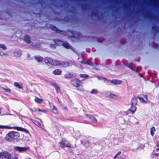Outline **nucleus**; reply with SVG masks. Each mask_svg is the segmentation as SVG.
<instances>
[{"label":"nucleus","mask_w":159,"mask_h":159,"mask_svg":"<svg viewBox=\"0 0 159 159\" xmlns=\"http://www.w3.org/2000/svg\"><path fill=\"white\" fill-rule=\"evenodd\" d=\"M19 136V133L18 132L11 131L6 135V139L9 141H17Z\"/></svg>","instance_id":"obj_1"},{"label":"nucleus","mask_w":159,"mask_h":159,"mask_svg":"<svg viewBox=\"0 0 159 159\" xmlns=\"http://www.w3.org/2000/svg\"><path fill=\"white\" fill-rule=\"evenodd\" d=\"M70 83L73 86L76 87L77 90L81 91H83L82 82L80 80L77 79H74L70 81Z\"/></svg>","instance_id":"obj_2"},{"label":"nucleus","mask_w":159,"mask_h":159,"mask_svg":"<svg viewBox=\"0 0 159 159\" xmlns=\"http://www.w3.org/2000/svg\"><path fill=\"white\" fill-rule=\"evenodd\" d=\"M14 129L17 130L24 132L26 133H27L30 135V133L27 130L20 127H11L9 125H0V129Z\"/></svg>","instance_id":"obj_3"},{"label":"nucleus","mask_w":159,"mask_h":159,"mask_svg":"<svg viewBox=\"0 0 159 159\" xmlns=\"http://www.w3.org/2000/svg\"><path fill=\"white\" fill-rule=\"evenodd\" d=\"M44 62L46 64L49 63L53 66H57L60 64V62L58 61L55 60H53L48 57L45 58Z\"/></svg>","instance_id":"obj_4"},{"label":"nucleus","mask_w":159,"mask_h":159,"mask_svg":"<svg viewBox=\"0 0 159 159\" xmlns=\"http://www.w3.org/2000/svg\"><path fill=\"white\" fill-rule=\"evenodd\" d=\"M11 154L8 152H0V159H11Z\"/></svg>","instance_id":"obj_5"},{"label":"nucleus","mask_w":159,"mask_h":159,"mask_svg":"<svg viewBox=\"0 0 159 159\" xmlns=\"http://www.w3.org/2000/svg\"><path fill=\"white\" fill-rule=\"evenodd\" d=\"M53 86L55 89L57 93H60L61 90L60 86L55 82H52L50 83Z\"/></svg>","instance_id":"obj_6"},{"label":"nucleus","mask_w":159,"mask_h":159,"mask_svg":"<svg viewBox=\"0 0 159 159\" xmlns=\"http://www.w3.org/2000/svg\"><path fill=\"white\" fill-rule=\"evenodd\" d=\"M14 149L17 151H18L20 152L25 151L28 148V147H20L19 146L15 147Z\"/></svg>","instance_id":"obj_7"},{"label":"nucleus","mask_w":159,"mask_h":159,"mask_svg":"<svg viewBox=\"0 0 159 159\" xmlns=\"http://www.w3.org/2000/svg\"><path fill=\"white\" fill-rule=\"evenodd\" d=\"M141 97H138V98L139 100L142 102L146 103L148 101V98L146 95L141 94Z\"/></svg>","instance_id":"obj_8"},{"label":"nucleus","mask_w":159,"mask_h":159,"mask_svg":"<svg viewBox=\"0 0 159 159\" xmlns=\"http://www.w3.org/2000/svg\"><path fill=\"white\" fill-rule=\"evenodd\" d=\"M76 74L73 72H68L65 75V77L66 78H72L75 77Z\"/></svg>","instance_id":"obj_9"},{"label":"nucleus","mask_w":159,"mask_h":159,"mask_svg":"<svg viewBox=\"0 0 159 159\" xmlns=\"http://www.w3.org/2000/svg\"><path fill=\"white\" fill-rule=\"evenodd\" d=\"M111 83L115 84H120L122 83V81L120 80L114 79L111 80Z\"/></svg>","instance_id":"obj_10"},{"label":"nucleus","mask_w":159,"mask_h":159,"mask_svg":"<svg viewBox=\"0 0 159 159\" xmlns=\"http://www.w3.org/2000/svg\"><path fill=\"white\" fill-rule=\"evenodd\" d=\"M137 103V98L135 97L132 98L131 102V105L135 106Z\"/></svg>","instance_id":"obj_11"},{"label":"nucleus","mask_w":159,"mask_h":159,"mask_svg":"<svg viewBox=\"0 0 159 159\" xmlns=\"http://www.w3.org/2000/svg\"><path fill=\"white\" fill-rule=\"evenodd\" d=\"M135 105H131L130 108L129 109V111H131L132 114H133L136 110V107Z\"/></svg>","instance_id":"obj_12"},{"label":"nucleus","mask_w":159,"mask_h":159,"mask_svg":"<svg viewBox=\"0 0 159 159\" xmlns=\"http://www.w3.org/2000/svg\"><path fill=\"white\" fill-rule=\"evenodd\" d=\"M14 85L19 89H23V87L21 85V84H20L18 83L15 82L14 83Z\"/></svg>","instance_id":"obj_13"},{"label":"nucleus","mask_w":159,"mask_h":159,"mask_svg":"<svg viewBox=\"0 0 159 159\" xmlns=\"http://www.w3.org/2000/svg\"><path fill=\"white\" fill-rule=\"evenodd\" d=\"M14 56L17 57H19L21 55V52L20 51H15L14 53Z\"/></svg>","instance_id":"obj_14"},{"label":"nucleus","mask_w":159,"mask_h":159,"mask_svg":"<svg viewBox=\"0 0 159 159\" xmlns=\"http://www.w3.org/2000/svg\"><path fill=\"white\" fill-rule=\"evenodd\" d=\"M61 70H54L52 73L55 75H60L61 73Z\"/></svg>","instance_id":"obj_15"},{"label":"nucleus","mask_w":159,"mask_h":159,"mask_svg":"<svg viewBox=\"0 0 159 159\" xmlns=\"http://www.w3.org/2000/svg\"><path fill=\"white\" fill-rule=\"evenodd\" d=\"M7 53L5 51H2L0 49V56H6Z\"/></svg>","instance_id":"obj_16"},{"label":"nucleus","mask_w":159,"mask_h":159,"mask_svg":"<svg viewBox=\"0 0 159 159\" xmlns=\"http://www.w3.org/2000/svg\"><path fill=\"white\" fill-rule=\"evenodd\" d=\"M34 101L38 103H40L43 101V100L42 99L39 98L37 97H36L34 99Z\"/></svg>","instance_id":"obj_17"},{"label":"nucleus","mask_w":159,"mask_h":159,"mask_svg":"<svg viewBox=\"0 0 159 159\" xmlns=\"http://www.w3.org/2000/svg\"><path fill=\"white\" fill-rule=\"evenodd\" d=\"M66 141L62 140L61 142L59 143L60 144V146L61 147L63 148L65 146L66 144Z\"/></svg>","instance_id":"obj_18"},{"label":"nucleus","mask_w":159,"mask_h":159,"mask_svg":"<svg viewBox=\"0 0 159 159\" xmlns=\"http://www.w3.org/2000/svg\"><path fill=\"white\" fill-rule=\"evenodd\" d=\"M25 40L26 42L28 43H30V39L29 36H26L25 37Z\"/></svg>","instance_id":"obj_19"},{"label":"nucleus","mask_w":159,"mask_h":159,"mask_svg":"<svg viewBox=\"0 0 159 159\" xmlns=\"http://www.w3.org/2000/svg\"><path fill=\"white\" fill-rule=\"evenodd\" d=\"M155 131V129L154 127H152L151 129V134L152 136H153L154 133V132Z\"/></svg>","instance_id":"obj_20"},{"label":"nucleus","mask_w":159,"mask_h":159,"mask_svg":"<svg viewBox=\"0 0 159 159\" xmlns=\"http://www.w3.org/2000/svg\"><path fill=\"white\" fill-rule=\"evenodd\" d=\"M35 59L38 62L42 61L43 59L42 57H35Z\"/></svg>","instance_id":"obj_21"},{"label":"nucleus","mask_w":159,"mask_h":159,"mask_svg":"<svg viewBox=\"0 0 159 159\" xmlns=\"http://www.w3.org/2000/svg\"><path fill=\"white\" fill-rule=\"evenodd\" d=\"M31 121L34 123V124H35L36 125H37L38 126H40V124L39 122L38 121L34 120L33 119H31Z\"/></svg>","instance_id":"obj_22"},{"label":"nucleus","mask_w":159,"mask_h":159,"mask_svg":"<svg viewBox=\"0 0 159 159\" xmlns=\"http://www.w3.org/2000/svg\"><path fill=\"white\" fill-rule=\"evenodd\" d=\"M106 96L109 98H111L112 97L111 96H113V93H106Z\"/></svg>","instance_id":"obj_23"},{"label":"nucleus","mask_w":159,"mask_h":159,"mask_svg":"<svg viewBox=\"0 0 159 159\" xmlns=\"http://www.w3.org/2000/svg\"><path fill=\"white\" fill-rule=\"evenodd\" d=\"M6 47L3 44H0V49H2V50L4 51L6 49Z\"/></svg>","instance_id":"obj_24"},{"label":"nucleus","mask_w":159,"mask_h":159,"mask_svg":"<svg viewBox=\"0 0 159 159\" xmlns=\"http://www.w3.org/2000/svg\"><path fill=\"white\" fill-rule=\"evenodd\" d=\"M98 92V90L97 89H93L90 92V93L92 94H96Z\"/></svg>","instance_id":"obj_25"},{"label":"nucleus","mask_w":159,"mask_h":159,"mask_svg":"<svg viewBox=\"0 0 159 159\" xmlns=\"http://www.w3.org/2000/svg\"><path fill=\"white\" fill-rule=\"evenodd\" d=\"M81 143L82 144L84 145V146H85V147H87L89 145V143L88 142L86 141H81Z\"/></svg>","instance_id":"obj_26"},{"label":"nucleus","mask_w":159,"mask_h":159,"mask_svg":"<svg viewBox=\"0 0 159 159\" xmlns=\"http://www.w3.org/2000/svg\"><path fill=\"white\" fill-rule=\"evenodd\" d=\"M101 80H104V82H106V81L108 82V81H110V80L107 79H106V78H105V77H102V76L101 77Z\"/></svg>","instance_id":"obj_27"},{"label":"nucleus","mask_w":159,"mask_h":159,"mask_svg":"<svg viewBox=\"0 0 159 159\" xmlns=\"http://www.w3.org/2000/svg\"><path fill=\"white\" fill-rule=\"evenodd\" d=\"M80 76L82 78H87L89 77L88 75L84 74H80Z\"/></svg>","instance_id":"obj_28"},{"label":"nucleus","mask_w":159,"mask_h":159,"mask_svg":"<svg viewBox=\"0 0 159 159\" xmlns=\"http://www.w3.org/2000/svg\"><path fill=\"white\" fill-rule=\"evenodd\" d=\"M63 45L64 47L67 48H70V45L68 43H64L63 44Z\"/></svg>","instance_id":"obj_29"},{"label":"nucleus","mask_w":159,"mask_h":159,"mask_svg":"<svg viewBox=\"0 0 159 159\" xmlns=\"http://www.w3.org/2000/svg\"><path fill=\"white\" fill-rule=\"evenodd\" d=\"M91 120H93V122H97V120L93 116H92L91 118L90 119Z\"/></svg>","instance_id":"obj_30"},{"label":"nucleus","mask_w":159,"mask_h":159,"mask_svg":"<svg viewBox=\"0 0 159 159\" xmlns=\"http://www.w3.org/2000/svg\"><path fill=\"white\" fill-rule=\"evenodd\" d=\"M52 110L53 111L54 113H57V108H56V107L53 106V107L52 108Z\"/></svg>","instance_id":"obj_31"},{"label":"nucleus","mask_w":159,"mask_h":159,"mask_svg":"<svg viewBox=\"0 0 159 159\" xmlns=\"http://www.w3.org/2000/svg\"><path fill=\"white\" fill-rule=\"evenodd\" d=\"M65 146H66L67 147L71 148V145L69 143H66V142Z\"/></svg>","instance_id":"obj_32"},{"label":"nucleus","mask_w":159,"mask_h":159,"mask_svg":"<svg viewBox=\"0 0 159 159\" xmlns=\"http://www.w3.org/2000/svg\"><path fill=\"white\" fill-rule=\"evenodd\" d=\"M85 116L87 118L90 119L92 115H91L86 114Z\"/></svg>","instance_id":"obj_33"},{"label":"nucleus","mask_w":159,"mask_h":159,"mask_svg":"<svg viewBox=\"0 0 159 159\" xmlns=\"http://www.w3.org/2000/svg\"><path fill=\"white\" fill-rule=\"evenodd\" d=\"M30 110L32 111L36 112V111H37V109L35 108H31Z\"/></svg>","instance_id":"obj_34"},{"label":"nucleus","mask_w":159,"mask_h":159,"mask_svg":"<svg viewBox=\"0 0 159 159\" xmlns=\"http://www.w3.org/2000/svg\"><path fill=\"white\" fill-rule=\"evenodd\" d=\"M135 70L136 71V72H138V74H139V75L140 77H143V75H142V74H141V73H139V70Z\"/></svg>","instance_id":"obj_35"},{"label":"nucleus","mask_w":159,"mask_h":159,"mask_svg":"<svg viewBox=\"0 0 159 159\" xmlns=\"http://www.w3.org/2000/svg\"><path fill=\"white\" fill-rule=\"evenodd\" d=\"M6 91L7 92L10 93L11 92V90L10 89L8 88H6V89H5Z\"/></svg>","instance_id":"obj_36"},{"label":"nucleus","mask_w":159,"mask_h":159,"mask_svg":"<svg viewBox=\"0 0 159 159\" xmlns=\"http://www.w3.org/2000/svg\"><path fill=\"white\" fill-rule=\"evenodd\" d=\"M155 148L157 150H159V144L158 143L157 144V146L155 147Z\"/></svg>","instance_id":"obj_37"},{"label":"nucleus","mask_w":159,"mask_h":159,"mask_svg":"<svg viewBox=\"0 0 159 159\" xmlns=\"http://www.w3.org/2000/svg\"><path fill=\"white\" fill-rule=\"evenodd\" d=\"M113 95H114L111 96L112 97L111 98L113 99L116 98H117V96L114 94H113Z\"/></svg>","instance_id":"obj_38"},{"label":"nucleus","mask_w":159,"mask_h":159,"mask_svg":"<svg viewBox=\"0 0 159 159\" xmlns=\"http://www.w3.org/2000/svg\"><path fill=\"white\" fill-rule=\"evenodd\" d=\"M152 155H153V156H157L158 157V156H159V154L158 153H154L152 154Z\"/></svg>","instance_id":"obj_39"},{"label":"nucleus","mask_w":159,"mask_h":159,"mask_svg":"<svg viewBox=\"0 0 159 159\" xmlns=\"http://www.w3.org/2000/svg\"><path fill=\"white\" fill-rule=\"evenodd\" d=\"M131 113V111H129H129H126L125 112V114L127 115H128L129 113Z\"/></svg>","instance_id":"obj_40"},{"label":"nucleus","mask_w":159,"mask_h":159,"mask_svg":"<svg viewBox=\"0 0 159 159\" xmlns=\"http://www.w3.org/2000/svg\"><path fill=\"white\" fill-rule=\"evenodd\" d=\"M119 140L120 142L123 143L124 142V140L122 139H119Z\"/></svg>","instance_id":"obj_41"},{"label":"nucleus","mask_w":159,"mask_h":159,"mask_svg":"<svg viewBox=\"0 0 159 159\" xmlns=\"http://www.w3.org/2000/svg\"><path fill=\"white\" fill-rule=\"evenodd\" d=\"M37 111H39V112L42 111V112H44L45 111H43V110H40L39 109H37Z\"/></svg>","instance_id":"obj_42"},{"label":"nucleus","mask_w":159,"mask_h":159,"mask_svg":"<svg viewBox=\"0 0 159 159\" xmlns=\"http://www.w3.org/2000/svg\"><path fill=\"white\" fill-rule=\"evenodd\" d=\"M121 153V151H119L116 154V155L118 156L119 155H120Z\"/></svg>","instance_id":"obj_43"},{"label":"nucleus","mask_w":159,"mask_h":159,"mask_svg":"<svg viewBox=\"0 0 159 159\" xmlns=\"http://www.w3.org/2000/svg\"><path fill=\"white\" fill-rule=\"evenodd\" d=\"M117 156L116 154L113 157V159H115L117 158Z\"/></svg>","instance_id":"obj_44"},{"label":"nucleus","mask_w":159,"mask_h":159,"mask_svg":"<svg viewBox=\"0 0 159 159\" xmlns=\"http://www.w3.org/2000/svg\"><path fill=\"white\" fill-rule=\"evenodd\" d=\"M101 76H98L97 77L98 80H100L101 79Z\"/></svg>","instance_id":"obj_45"},{"label":"nucleus","mask_w":159,"mask_h":159,"mask_svg":"<svg viewBox=\"0 0 159 159\" xmlns=\"http://www.w3.org/2000/svg\"><path fill=\"white\" fill-rule=\"evenodd\" d=\"M0 87L2 89L4 90V88H5V87L0 86Z\"/></svg>","instance_id":"obj_46"},{"label":"nucleus","mask_w":159,"mask_h":159,"mask_svg":"<svg viewBox=\"0 0 159 159\" xmlns=\"http://www.w3.org/2000/svg\"><path fill=\"white\" fill-rule=\"evenodd\" d=\"M12 159H18L17 157H15L14 158H13Z\"/></svg>","instance_id":"obj_47"},{"label":"nucleus","mask_w":159,"mask_h":159,"mask_svg":"<svg viewBox=\"0 0 159 159\" xmlns=\"http://www.w3.org/2000/svg\"><path fill=\"white\" fill-rule=\"evenodd\" d=\"M6 88H7L6 87H5V88H4V89L3 90H5V89H6Z\"/></svg>","instance_id":"obj_48"},{"label":"nucleus","mask_w":159,"mask_h":159,"mask_svg":"<svg viewBox=\"0 0 159 159\" xmlns=\"http://www.w3.org/2000/svg\"><path fill=\"white\" fill-rule=\"evenodd\" d=\"M58 101L60 103V101H59V99L58 98Z\"/></svg>","instance_id":"obj_49"},{"label":"nucleus","mask_w":159,"mask_h":159,"mask_svg":"<svg viewBox=\"0 0 159 159\" xmlns=\"http://www.w3.org/2000/svg\"><path fill=\"white\" fill-rule=\"evenodd\" d=\"M1 113V109L0 108V114Z\"/></svg>","instance_id":"obj_50"}]
</instances>
